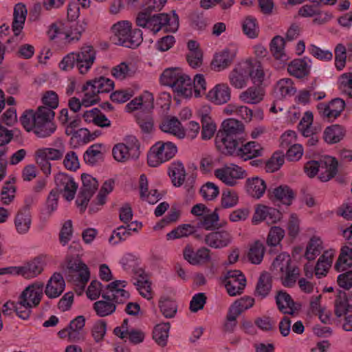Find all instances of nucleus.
Returning a JSON list of instances; mask_svg holds the SVG:
<instances>
[{"instance_id": "1", "label": "nucleus", "mask_w": 352, "mask_h": 352, "mask_svg": "<svg viewBox=\"0 0 352 352\" xmlns=\"http://www.w3.org/2000/svg\"><path fill=\"white\" fill-rule=\"evenodd\" d=\"M96 56L94 48L91 45H85L78 52H71L65 56L59 63V68L63 71H70L76 66L80 74H85L94 65Z\"/></svg>"}, {"instance_id": "2", "label": "nucleus", "mask_w": 352, "mask_h": 352, "mask_svg": "<svg viewBox=\"0 0 352 352\" xmlns=\"http://www.w3.org/2000/svg\"><path fill=\"white\" fill-rule=\"evenodd\" d=\"M137 25L146 28L153 34L164 28L166 32H175L179 28V17L175 12L171 14H158L151 16L147 12H140L136 19Z\"/></svg>"}, {"instance_id": "3", "label": "nucleus", "mask_w": 352, "mask_h": 352, "mask_svg": "<svg viewBox=\"0 0 352 352\" xmlns=\"http://www.w3.org/2000/svg\"><path fill=\"white\" fill-rule=\"evenodd\" d=\"M44 285L36 282L26 287L17 298L16 307L20 318L28 320L33 308L38 306L43 296Z\"/></svg>"}, {"instance_id": "4", "label": "nucleus", "mask_w": 352, "mask_h": 352, "mask_svg": "<svg viewBox=\"0 0 352 352\" xmlns=\"http://www.w3.org/2000/svg\"><path fill=\"white\" fill-rule=\"evenodd\" d=\"M111 39L118 45L135 48L142 41V33L140 30H132L131 23L129 21H120L113 24L111 28Z\"/></svg>"}, {"instance_id": "5", "label": "nucleus", "mask_w": 352, "mask_h": 352, "mask_svg": "<svg viewBox=\"0 0 352 352\" xmlns=\"http://www.w3.org/2000/svg\"><path fill=\"white\" fill-rule=\"evenodd\" d=\"M307 175L314 177L319 173V178L322 182H327L333 178L338 172V162L335 157L325 156L320 161L307 162L304 166Z\"/></svg>"}, {"instance_id": "6", "label": "nucleus", "mask_w": 352, "mask_h": 352, "mask_svg": "<svg viewBox=\"0 0 352 352\" xmlns=\"http://www.w3.org/2000/svg\"><path fill=\"white\" fill-rule=\"evenodd\" d=\"M177 153V147L172 142L158 141L148 153V164L151 167H157L173 158Z\"/></svg>"}, {"instance_id": "7", "label": "nucleus", "mask_w": 352, "mask_h": 352, "mask_svg": "<svg viewBox=\"0 0 352 352\" xmlns=\"http://www.w3.org/2000/svg\"><path fill=\"white\" fill-rule=\"evenodd\" d=\"M67 270L68 275L72 276V280L76 287V292L80 294L90 278L88 267L80 258H72L67 261Z\"/></svg>"}, {"instance_id": "8", "label": "nucleus", "mask_w": 352, "mask_h": 352, "mask_svg": "<svg viewBox=\"0 0 352 352\" xmlns=\"http://www.w3.org/2000/svg\"><path fill=\"white\" fill-rule=\"evenodd\" d=\"M34 113L36 121L37 137L46 138L55 132L56 127L52 122L55 113L51 108L41 106Z\"/></svg>"}, {"instance_id": "9", "label": "nucleus", "mask_w": 352, "mask_h": 352, "mask_svg": "<svg viewBox=\"0 0 352 352\" xmlns=\"http://www.w3.org/2000/svg\"><path fill=\"white\" fill-rule=\"evenodd\" d=\"M214 175L224 184L229 186H234L240 179L245 177L246 173L241 167L230 164L217 168L214 172Z\"/></svg>"}, {"instance_id": "10", "label": "nucleus", "mask_w": 352, "mask_h": 352, "mask_svg": "<svg viewBox=\"0 0 352 352\" xmlns=\"http://www.w3.org/2000/svg\"><path fill=\"white\" fill-rule=\"evenodd\" d=\"M82 186L76 200L77 206L84 211L91 197L98 188L97 180L89 174L84 173L81 176Z\"/></svg>"}, {"instance_id": "11", "label": "nucleus", "mask_w": 352, "mask_h": 352, "mask_svg": "<svg viewBox=\"0 0 352 352\" xmlns=\"http://www.w3.org/2000/svg\"><path fill=\"white\" fill-rule=\"evenodd\" d=\"M113 158L119 162L135 160L139 157V148L135 138H133L127 144L118 143L112 149Z\"/></svg>"}, {"instance_id": "12", "label": "nucleus", "mask_w": 352, "mask_h": 352, "mask_svg": "<svg viewBox=\"0 0 352 352\" xmlns=\"http://www.w3.org/2000/svg\"><path fill=\"white\" fill-rule=\"evenodd\" d=\"M223 283L228 294L234 296L242 293L246 285V279L239 270H231L226 273Z\"/></svg>"}, {"instance_id": "13", "label": "nucleus", "mask_w": 352, "mask_h": 352, "mask_svg": "<svg viewBox=\"0 0 352 352\" xmlns=\"http://www.w3.org/2000/svg\"><path fill=\"white\" fill-rule=\"evenodd\" d=\"M282 218L283 214L278 210L260 204L255 208L252 222L254 225H258L262 221L267 224H275L280 221Z\"/></svg>"}, {"instance_id": "14", "label": "nucleus", "mask_w": 352, "mask_h": 352, "mask_svg": "<svg viewBox=\"0 0 352 352\" xmlns=\"http://www.w3.org/2000/svg\"><path fill=\"white\" fill-rule=\"evenodd\" d=\"M249 63L245 60L239 62L228 75L230 84L235 89H241L248 85Z\"/></svg>"}, {"instance_id": "15", "label": "nucleus", "mask_w": 352, "mask_h": 352, "mask_svg": "<svg viewBox=\"0 0 352 352\" xmlns=\"http://www.w3.org/2000/svg\"><path fill=\"white\" fill-rule=\"evenodd\" d=\"M237 53L238 47L233 44L217 53L212 61V67L214 70L221 72L227 69L234 60Z\"/></svg>"}, {"instance_id": "16", "label": "nucleus", "mask_w": 352, "mask_h": 352, "mask_svg": "<svg viewBox=\"0 0 352 352\" xmlns=\"http://www.w3.org/2000/svg\"><path fill=\"white\" fill-rule=\"evenodd\" d=\"M206 98L215 105L226 104L231 98V89L226 82L218 83L208 91Z\"/></svg>"}, {"instance_id": "17", "label": "nucleus", "mask_w": 352, "mask_h": 352, "mask_svg": "<svg viewBox=\"0 0 352 352\" xmlns=\"http://www.w3.org/2000/svg\"><path fill=\"white\" fill-rule=\"evenodd\" d=\"M54 179L56 185L62 192L65 199L67 201L72 200L78 189V184L74 178L65 173H59L56 175Z\"/></svg>"}, {"instance_id": "18", "label": "nucleus", "mask_w": 352, "mask_h": 352, "mask_svg": "<svg viewBox=\"0 0 352 352\" xmlns=\"http://www.w3.org/2000/svg\"><path fill=\"white\" fill-rule=\"evenodd\" d=\"M184 258L192 265H199L210 261V251L205 247L195 251L193 248L188 245L183 250Z\"/></svg>"}, {"instance_id": "19", "label": "nucleus", "mask_w": 352, "mask_h": 352, "mask_svg": "<svg viewBox=\"0 0 352 352\" xmlns=\"http://www.w3.org/2000/svg\"><path fill=\"white\" fill-rule=\"evenodd\" d=\"M345 108V102L339 98L333 99L328 104L319 103L317 109L320 115L329 120L338 118Z\"/></svg>"}, {"instance_id": "20", "label": "nucleus", "mask_w": 352, "mask_h": 352, "mask_svg": "<svg viewBox=\"0 0 352 352\" xmlns=\"http://www.w3.org/2000/svg\"><path fill=\"white\" fill-rule=\"evenodd\" d=\"M114 333L121 339H128L130 342L138 344L142 342L145 338V333L138 329H129L128 327V321L124 320L120 327L114 329Z\"/></svg>"}, {"instance_id": "21", "label": "nucleus", "mask_w": 352, "mask_h": 352, "mask_svg": "<svg viewBox=\"0 0 352 352\" xmlns=\"http://www.w3.org/2000/svg\"><path fill=\"white\" fill-rule=\"evenodd\" d=\"M232 236L226 230L212 232L206 235L204 242L209 247L221 249L229 245L232 242Z\"/></svg>"}, {"instance_id": "22", "label": "nucleus", "mask_w": 352, "mask_h": 352, "mask_svg": "<svg viewBox=\"0 0 352 352\" xmlns=\"http://www.w3.org/2000/svg\"><path fill=\"white\" fill-rule=\"evenodd\" d=\"M125 280H115L107 286V297L112 298L117 303L125 302L130 296L129 292L125 289Z\"/></svg>"}, {"instance_id": "23", "label": "nucleus", "mask_w": 352, "mask_h": 352, "mask_svg": "<svg viewBox=\"0 0 352 352\" xmlns=\"http://www.w3.org/2000/svg\"><path fill=\"white\" fill-rule=\"evenodd\" d=\"M215 142L217 149L221 153L237 157L239 149L237 138L218 134Z\"/></svg>"}, {"instance_id": "24", "label": "nucleus", "mask_w": 352, "mask_h": 352, "mask_svg": "<svg viewBox=\"0 0 352 352\" xmlns=\"http://www.w3.org/2000/svg\"><path fill=\"white\" fill-rule=\"evenodd\" d=\"M44 261L41 257H36L21 266H18L19 276L25 278H32L39 275L43 270Z\"/></svg>"}, {"instance_id": "25", "label": "nucleus", "mask_w": 352, "mask_h": 352, "mask_svg": "<svg viewBox=\"0 0 352 352\" xmlns=\"http://www.w3.org/2000/svg\"><path fill=\"white\" fill-rule=\"evenodd\" d=\"M160 129L164 133L173 135L178 139H184L186 137V131L176 117L164 119L160 123Z\"/></svg>"}, {"instance_id": "26", "label": "nucleus", "mask_w": 352, "mask_h": 352, "mask_svg": "<svg viewBox=\"0 0 352 352\" xmlns=\"http://www.w3.org/2000/svg\"><path fill=\"white\" fill-rule=\"evenodd\" d=\"M347 313H352V292L339 290L335 300V314L341 317Z\"/></svg>"}, {"instance_id": "27", "label": "nucleus", "mask_w": 352, "mask_h": 352, "mask_svg": "<svg viewBox=\"0 0 352 352\" xmlns=\"http://www.w3.org/2000/svg\"><path fill=\"white\" fill-rule=\"evenodd\" d=\"M65 287V283L60 273H54L45 287V294L50 298H55L61 295Z\"/></svg>"}, {"instance_id": "28", "label": "nucleus", "mask_w": 352, "mask_h": 352, "mask_svg": "<svg viewBox=\"0 0 352 352\" xmlns=\"http://www.w3.org/2000/svg\"><path fill=\"white\" fill-rule=\"evenodd\" d=\"M311 61L308 58H297L292 61L287 66L290 75L302 78L309 74Z\"/></svg>"}, {"instance_id": "29", "label": "nucleus", "mask_w": 352, "mask_h": 352, "mask_svg": "<svg viewBox=\"0 0 352 352\" xmlns=\"http://www.w3.org/2000/svg\"><path fill=\"white\" fill-rule=\"evenodd\" d=\"M246 62L249 63L248 76L253 84L259 86L265 80L267 72L265 71L262 64L254 59L247 58Z\"/></svg>"}, {"instance_id": "30", "label": "nucleus", "mask_w": 352, "mask_h": 352, "mask_svg": "<svg viewBox=\"0 0 352 352\" xmlns=\"http://www.w3.org/2000/svg\"><path fill=\"white\" fill-rule=\"evenodd\" d=\"M154 98L153 94L149 91H144L143 94L126 105V110L127 112H132L138 109H143L144 110H150L153 107Z\"/></svg>"}, {"instance_id": "31", "label": "nucleus", "mask_w": 352, "mask_h": 352, "mask_svg": "<svg viewBox=\"0 0 352 352\" xmlns=\"http://www.w3.org/2000/svg\"><path fill=\"white\" fill-rule=\"evenodd\" d=\"M335 255L336 250L330 249L324 251L320 256L315 267V274L318 278L327 275Z\"/></svg>"}, {"instance_id": "32", "label": "nucleus", "mask_w": 352, "mask_h": 352, "mask_svg": "<svg viewBox=\"0 0 352 352\" xmlns=\"http://www.w3.org/2000/svg\"><path fill=\"white\" fill-rule=\"evenodd\" d=\"M139 188L141 198L151 204H156L162 198L157 190H148V181L144 174L140 177Z\"/></svg>"}, {"instance_id": "33", "label": "nucleus", "mask_w": 352, "mask_h": 352, "mask_svg": "<svg viewBox=\"0 0 352 352\" xmlns=\"http://www.w3.org/2000/svg\"><path fill=\"white\" fill-rule=\"evenodd\" d=\"M263 148L262 146L254 141L248 142L239 147L237 157L246 161L263 155Z\"/></svg>"}, {"instance_id": "34", "label": "nucleus", "mask_w": 352, "mask_h": 352, "mask_svg": "<svg viewBox=\"0 0 352 352\" xmlns=\"http://www.w3.org/2000/svg\"><path fill=\"white\" fill-rule=\"evenodd\" d=\"M245 188L248 193L254 198L259 199L266 190L265 182L261 177H252L247 179Z\"/></svg>"}, {"instance_id": "35", "label": "nucleus", "mask_w": 352, "mask_h": 352, "mask_svg": "<svg viewBox=\"0 0 352 352\" xmlns=\"http://www.w3.org/2000/svg\"><path fill=\"white\" fill-rule=\"evenodd\" d=\"M285 41L280 36H274L270 43V52L273 57L281 63H285L289 59V56L285 52Z\"/></svg>"}, {"instance_id": "36", "label": "nucleus", "mask_w": 352, "mask_h": 352, "mask_svg": "<svg viewBox=\"0 0 352 352\" xmlns=\"http://www.w3.org/2000/svg\"><path fill=\"white\" fill-rule=\"evenodd\" d=\"M32 224L31 214L27 208L20 210L14 219V226L16 232L20 234H26Z\"/></svg>"}, {"instance_id": "37", "label": "nucleus", "mask_w": 352, "mask_h": 352, "mask_svg": "<svg viewBox=\"0 0 352 352\" xmlns=\"http://www.w3.org/2000/svg\"><path fill=\"white\" fill-rule=\"evenodd\" d=\"M27 9L23 3H17L14 8L12 28L15 36H19L23 29L27 16Z\"/></svg>"}, {"instance_id": "38", "label": "nucleus", "mask_w": 352, "mask_h": 352, "mask_svg": "<svg viewBox=\"0 0 352 352\" xmlns=\"http://www.w3.org/2000/svg\"><path fill=\"white\" fill-rule=\"evenodd\" d=\"M173 91L177 96L184 98H190L193 96L192 81L186 74L176 82Z\"/></svg>"}, {"instance_id": "39", "label": "nucleus", "mask_w": 352, "mask_h": 352, "mask_svg": "<svg viewBox=\"0 0 352 352\" xmlns=\"http://www.w3.org/2000/svg\"><path fill=\"white\" fill-rule=\"evenodd\" d=\"M263 97V89L259 87H250L239 94V98L244 103L255 104L259 103Z\"/></svg>"}, {"instance_id": "40", "label": "nucleus", "mask_w": 352, "mask_h": 352, "mask_svg": "<svg viewBox=\"0 0 352 352\" xmlns=\"http://www.w3.org/2000/svg\"><path fill=\"white\" fill-rule=\"evenodd\" d=\"M221 126L222 130L219 134L236 138H237L238 135L242 134L244 131L243 124L233 118L224 120Z\"/></svg>"}, {"instance_id": "41", "label": "nucleus", "mask_w": 352, "mask_h": 352, "mask_svg": "<svg viewBox=\"0 0 352 352\" xmlns=\"http://www.w3.org/2000/svg\"><path fill=\"white\" fill-rule=\"evenodd\" d=\"M184 74L179 67L166 69L160 76V82L162 85L170 87L173 89L176 82Z\"/></svg>"}, {"instance_id": "42", "label": "nucleus", "mask_w": 352, "mask_h": 352, "mask_svg": "<svg viewBox=\"0 0 352 352\" xmlns=\"http://www.w3.org/2000/svg\"><path fill=\"white\" fill-rule=\"evenodd\" d=\"M65 151V146L60 144L57 148H40L36 151L35 155L39 158H45L48 161H56L63 157Z\"/></svg>"}, {"instance_id": "43", "label": "nucleus", "mask_w": 352, "mask_h": 352, "mask_svg": "<svg viewBox=\"0 0 352 352\" xmlns=\"http://www.w3.org/2000/svg\"><path fill=\"white\" fill-rule=\"evenodd\" d=\"M206 108V113H201V121L202 124L201 138L204 140L211 139L217 131V125L212 118L208 114L207 111L210 109L208 107Z\"/></svg>"}, {"instance_id": "44", "label": "nucleus", "mask_w": 352, "mask_h": 352, "mask_svg": "<svg viewBox=\"0 0 352 352\" xmlns=\"http://www.w3.org/2000/svg\"><path fill=\"white\" fill-rule=\"evenodd\" d=\"M136 72L135 65L132 63L122 62L111 69L112 76L118 80L132 77Z\"/></svg>"}, {"instance_id": "45", "label": "nucleus", "mask_w": 352, "mask_h": 352, "mask_svg": "<svg viewBox=\"0 0 352 352\" xmlns=\"http://www.w3.org/2000/svg\"><path fill=\"white\" fill-rule=\"evenodd\" d=\"M344 135V128L338 124L327 126L323 133L324 140L329 144H334L340 142L343 138Z\"/></svg>"}, {"instance_id": "46", "label": "nucleus", "mask_w": 352, "mask_h": 352, "mask_svg": "<svg viewBox=\"0 0 352 352\" xmlns=\"http://www.w3.org/2000/svg\"><path fill=\"white\" fill-rule=\"evenodd\" d=\"M323 249L322 241L318 236H312L307 243L305 253V258L309 261L314 260Z\"/></svg>"}, {"instance_id": "47", "label": "nucleus", "mask_w": 352, "mask_h": 352, "mask_svg": "<svg viewBox=\"0 0 352 352\" xmlns=\"http://www.w3.org/2000/svg\"><path fill=\"white\" fill-rule=\"evenodd\" d=\"M83 96L82 98V104L85 107H90L96 104L100 98L98 93L94 89L91 81H87L82 87Z\"/></svg>"}, {"instance_id": "48", "label": "nucleus", "mask_w": 352, "mask_h": 352, "mask_svg": "<svg viewBox=\"0 0 352 352\" xmlns=\"http://www.w3.org/2000/svg\"><path fill=\"white\" fill-rule=\"evenodd\" d=\"M276 302L278 309L283 314H292L294 312V301L285 292L280 291L277 293Z\"/></svg>"}, {"instance_id": "49", "label": "nucleus", "mask_w": 352, "mask_h": 352, "mask_svg": "<svg viewBox=\"0 0 352 352\" xmlns=\"http://www.w3.org/2000/svg\"><path fill=\"white\" fill-rule=\"evenodd\" d=\"M169 175L174 186L178 187L182 186L186 177V171L183 164L180 162L172 163L169 168Z\"/></svg>"}, {"instance_id": "50", "label": "nucleus", "mask_w": 352, "mask_h": 352, "mask_svg": "<svg viewBox=\"0 0 352 352\" xmlns=\"http://www.w3.org/2000/svg\"><path fill=\"white\" fill-rule=\"evenodd\" d=\"M114 182L111 179H109L104 182L98 196H97V204L96 206L94 203H91L89 210L91 212H96L99 210V206H101L104 204L106 201L107 195L110 193L113 188Z\"/></svg>"}, {"instance_id": "51", "label": "nucleus", "mask_w": 352, "mask_h": 352, "mask_svg": "<svg viewBox=\"0 0 352 352\" xmlns=\"http://www.w3.org/2000/svg\"><path fill=\"white\" fill-rule=\"evenodd\" d=\"M275 91L280 98L290 97L296 93L294 82L290 78H282L276 85Z\"/></svg>"}, {"instance_id": "52", "label": "nucleus", "mask_w": 352, "mask_h": 352, "mask_svg": "<svg viewBox=\"0 0 352 352\" xmlns=\"http://www.w3.org/2000/svg\"><path fill=\"white\" fill-rule=\"evenodd\" d=\"M169 330L170 324L168 322L160 323L154 327L153 338L158 345L161 346L166 345Z\"/></svg>"}, {"instance_id": "53", "label": "nucleus", "mask_w": 352, "mask_h": 352, "mask_svg": "<svg viewBox=\"0 0 352 352\" xmlns=\"http://www.w3.org/2000/svg\"><path fill=\"white\" fill-rule=\"evenodd\" d=\"M291 258L286 252L279 254L274 260L272 264V269L276 274L280 275L290 268Z\"/></svg>"}, {"instance_id": "54", "label": "nucleus", "mask_w": 352, "mask_h": 352, "mask_svg": "<svg viewBox=\"0 0 352 352\" xmlns=\"http://www.w3.org/2000/svg\"><path fill=\"white\" fill-rule=\"evenodd\" d=\"M219 220L217 208L214 211L210 210L197 221V226L206 230H212Z\"/></svg>"}, {"instance_id": "55", "label": "nucleus", "mask_w": 352, "mask_h": 352, "mask_svg": "<svg viewBox=\"0 0 352 352\" xmlns=\"http://www.w3.org/2000/svg\"><path fill=\"white\" fill-rule=\"evenodd\" d=\"M335 267L339 272L352 267V248L344 246L342 248Z\"/></svg>"}, {"instance_id": "56", "label": "nucleus", "mask_w": 352, "mask_h": 352, "mask_svg": "<svg viewBox=\"0 0 352 352\" xmlns=\"http://www.w3.org/2000/svg\"><path fill=\"white\" fill-rule=\"evenodd\" d=\"M272 197L283 204L290 205L294 193L287 186H280L272 190Z\"/></svg>"}, {"instance_id": "57", "label": "nucleus", "mask_w": 352, "mask_h": 352, "mask_svg": "<svg viewBox=\"0 0 352 352\" xmlns=\"http://www.w3.org/2000/svg\"><path fill=\"white\" fill-rule=\"evenodd\" d=\"M85 324V319L82 316H77L70 322L68 327L71 331L72 341L79 340L83 338Z\"/></svg>"}, {"instance_id": "58", "label": "nucleus", "mask_w": 352, "mask_h": 352, "mask_svg": "<svg viewBox=\"0 0 352 352\" xmlns=\"http://www.w3.org/2000/svg\"><path fill=\"white\" fill-rule=\"evenodd\" d=\"M272 289V279L268 273L264 272L260 275L256 287V294L262 298H265Z\"/></svg>"}, {"instance_id": "59", "label": "nucleus", "mask_w": 352, "mask_h": 352, "mask_svg": "<svg viewBox=\"0 0 352 352\" xmlns=\"http://www.w3.org/2000/svg\"><path fill=\"white\" fill-rule=\"evenodd\" d=\"M314 122V115L311 111H306L298 124V130L305 137H310L314 133L312 126Z\"/></svg>"}, {"instance_id": "60", "label": "nucleus", "mask_w": 352, "mask_h": 352, "mask_svg": "<svg viewBox=\"0 0 352 352\" xmlns=\"http://www.w3.org/2000/svg\"><path fill=\"white\" fill-rule=\"evenodd\" d=\"M265 250V247L262 243L259 241L255 242L250 246V250L248 251V260L252 264H260L263 261Z\"/></svg>"}, {"instance_id": "61", "label": "nucleus", "mask_w": 352, "mask_h": 352, "mask_svg": "<svg viewBox=\"0 0 352 352\" xmlns=\"http://www.w3.org/2000/svg\"><path fill=\"white\" fill-rule=\"evenodd\" d=\"M102 144H95L90 146L84 154V160L87 164L94 165L102 157Z\"/></svg>"}, {"instance_id": "62", "label": "nucleus", "mask_w": 352, "mask_h": 352, "mask_svg": "<svg viewBox=\"0 0 352 352\" xmlns=\"http://www.w3.org/2000/svg\"><path fill=\"white\" fill-rule=\"evenodd\" d=\"M243 31L244 34L250 38H254L258 36L259 28L256 19L251 16L245 18L242 23Z\"/></svg>"}, {"instance_id": "63", "label": "nucleus", "mask_w": 352, "mask_h": 352, "mask_svg": "<svg viewBox=\"0 0 352 352\" xmlns=\"http://www.w3.org/2000/svg\"><path fill=\"white\" fill-rule=\"evenodd\" d=\"M239 203L238 193L230 189L222 192L221 197V207L223 208H231L235 207Z\"/></svg>"}, {"instance_id": "64", "label": "nucleus", "mask_w": 352, "mask_h": 352, "mask_svg": "<svg viewBox=\"0 0 352 352\" xmlns=\"http://www.w3.org/2000/svg\"><path fill=\"white\" fill-rule=\"evenodd\" d=\"M135 285L142 297L147 300H150L153 298L151 283L146 276H140L135 283Z\"/></svg>"}]
</instances>
